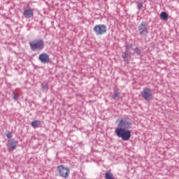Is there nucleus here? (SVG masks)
<instances>
[{"mask_svg":"<svg viewBox=\"0 0 179 179\" xmlns=\"http://www.w3.org/2000/svg\"><path fill=\"white\" fill-rule=\"evenodd\" d=\"M116 122H118V120H117Z\"/></svg>","mask_w":179,"mask_h":179,"instance_id":"obj_22","label":"nucleus"},{"mask_svg":"<svg viewBox=\"0 0 179 179\" xmlns=\"http://www.w3.org/2000/svg\"><path fill=\"white\" fill-rule=\"evenodd\" d=\"M141 96L145 101L153 100V94L152 93V90H150V88H143L141 92Z\"/></svg>","mask_w":179,"mask_h":179,"instance_id":"obj_7","label":"nucleus"},{"mask_svg":"<svg viewBox=\"0 0 179 179\" xmlns=\"http://www.w3.org/2000/svg\"><path fill=\"white\" fill-rule=\"evenodd\" d=\"M17 146V141H16L15 139H10L8 141L7 149L9 152H13V150H16Z\"/></svg>","mask_w":179,"mask_h":179,"instance_id":"obj_8","label":"nucleus"},{"mask_svg":"<svg viewBox=\"0 0 179 179\" xmlns=\"http://www.w3.org/2000/svg\"><path fill=\"white\" fill-rule=\"evenodd\" d=\"M134 52L136 54V55H141L142 54V52L141 51V49L139 48H136L133 49Z\"/></svg>","mask_w":179,"mask_h":179,"instance_id":"obj_15","label":"nucleus"},{"mask_svg":"<svg viewBox=\"0 0 179 179\" xmlns=\"http://www.w3.org/2000/svg\"><path fill=\"white\" fill-rule=\"evenodd\" d=\"M93 31L96 36H103V34H106V33H107V26L105 24L96 25L94 27Z\"/></svg>","mask_w":179,"mask_h":179,"instance_id":"obj_6","label":"nucleus"},{"mask_svg":"<svg viewBox=\"0 0 179 179\" xmlns=\"http://www.w3.org/2000/svg\"><path fill=\"white\" fill-rule=\"evenodd\" d=\"M23 16H24L25 19H30L34 16V9L33 8H28L24 10L22 13Z\"/></svg>","mask_w":179,"mask_h":179,"instance_id":"obj_9","label":"nucleus"},{"mask_svg":"<svg viewBox=\"0 0 179 179\" xmlns=\"http://www.w3.org/2000/svg\"><path fill=\"white\" fill-rule=\"evenodd\" d=\"M142 8H143V3H138L137 5V9L138 10H141V9H142Z\"/></svg>","mask_w":179,"mask_h":179,"instance_id":"obj_19","label":"nucleus"},{"mask_svg":"<svg viewBox=\"0 0 179 179\" xmlns=\"http://www.w3.org/2000/svg\"><path fill=\"white\" fill-rule=\"evenodd\" d=\"M115 134L118 138H121L122 141H129L131 139V130L122 128H116Z\"/></svg>","mask_w":179,"mask_h":179,"instance_id":"obj_1","label":"nucleus"},{"mask_svg":"<svg viewBox=\"0 0 179 179\" xmlns=\"http://www.w3.org/2000/svg\"><path fill=\"white\" fill-rule=\"evenodd\" d=\"M57 171L60 177L63 178H69V174H71V169L64 165H59L57 166Z\"/></svg>","mask_w":179,"mask_h":179,"instance_id":"obj_4","label":"nucleus"},{"mask_svg":"<svg viewBox=\"0 0 179 179\" xmlns=\"http://www.w3.org/2000/svg\"><path fill=\"white\" fill-rule=\"evenodd\" d=\"M41 87L43 89V90H45V92H47V90H48V85L45 84H42L41 85Z\"/></svg>","mask_w":179,"mask_h":179,"instance_id":"obj_17","label":"nucleus"},{"mask_svg":"<svg viewBox=\"0 0 179 179\" xmlns=\"http://www.w3.org/2000/svg\"><path fill=\"white\" fill-rule=\"evenodd\" d=\"M133 47V45L132 44H129V45H125V48H126V50L127 51H128V50H131Z\"/></svg>","mask_w":179,"mask_h":179,"instance_id":"obj_20","label":"nucleus"},{"mask_svg":"<svg viewBox=\"0 0 179 179\" xmlns=\"http://www.w3.org/2000/svg\"><path fill=\"white\" fill-rule=\"evenodd\" d=\"M160 19L165 21L169 20V14L164 11L162 12L160 14Z\"/></svg>","mask_w":179,"mask_h":179,"instance_id":"obj_12","label":"nucleus"},{"mask_svg":"<svg viewBox=\"0 0 179 179\" xmlns=\"http://www.w3.org/2000/svg\"><path fill=\"white\" fill-rule=\"evenodd\" d=\"M122 58H124V59H127V58H128V57H129V52H128V51L124 52L122 55Z\"/></svg>","mask_w":179,"mask_h":179,"instance_id":"obj_16","label":"nucleus"},{"mask_svg":"<svg viewBox=\"0 0 179 179\" xmlns=\"http://www.w3.org/2000/svg\"><path fill=\"white\" fill-rule=\"evenodd\" d=\"M31 125L32 128H40L41 127V121L40 120H34L31 122Z\"/></svg>","mask_w":179,"mask_h":179,"instance_id":"obj_11","label":"nucleus"},{"mask_svg":"<svg viewBox=\"0 0 179 179\" xmlns=\"http://www.w3.org/2000/svg\"><path fill=\"white\" fill-rule=\"evenodd\" d=\"M138 30L140 36H148L149 33V25L148 22L142 21L138 27Z\"/></svg>","mask_w":179,"mask_h":179,"instance_id":"obj_5","label":"nucleus"},{"mask_svg":"<svg viewBox=\"0 0 179 179\" xmlns=\"http://www.w3.org/2000/svg\"><path fill=\"white\" fill-rule=\"evenodd\" d=\"M38 59L42 64H48L50 62V55L47 53H42L39 55Z\"/></svg>","mask_w":179,"mask_h":179,"instance_id":"obj_10","label":"nucleus"},{"mask_svg":"<svg viewBox=\"0 0 179 179\" xmlns=\"http://www.w3.org/2000/svg\"><path fill=\"white\" fill-rule=\"evenodd\" d=\"M31 51H41L44 50V41L43 39H34L29 43Z\"/></svg>","mask_w":179,"mask_h":179,"instance_id":"obj_2","label":"nucleus"},{"mask_svg":"<svg viewBox=\"0 0 179 179\" xmlns=\"http://www.w3.org/2000/svg\"><path fill=\"white\" fill-rule=\"evenodd\" d=\"M6 136L8 139H10L13 136L12 135V133L10 131H7V134H6Z\"/></svg>","mask_w":179,"mask_h":179,"instance_id":"obj_18","label":"nucleus"},{"mask_svg":"<svg viewBox=\"0 0 179 179\" xmlns=\"http://www.w3.org/2000/svg\"><path fill=\"white\" fill-rule=\"evenodd\" d=\"M105 178L106 179H115L114 176H113V173L111 172H106L105 175Z\"/></svg>","mask_w":179,"mask_h":179,"instance_id":"obj_14","label":"nucleus"},{"mask_svg":"<svg viewBox=\"0 0 179 179\" xmlns=\"http://www.w3.org/2000/svg\"><path fill=\"white\" fill-rule=\"evenodd\" d=\"M121 95V94H120V92L115 91L113 93V99L114 100L118 101L120 100V96Z\"/></svg>","mask_w":179,"mask_h":179,"instance_id":"obj_13","label":"nucleus"},{"mask_svg":"<svg viewBox=\"0 0 179 179\" xmlns=\"http://www.w3.org/2000/svg\"><path fill=\"white\" fill-rule=\"evenodd\" d=\"M117 128H122L123 129H131L132 128V121L129 117L122 118L117 123Z\"/></svg>","mask_w":179,"mask_h":179,"instance_id":"obj_3","label":"nucleus"},{"mask_svg":"<svg viewBox=\"0 0 179 179\" xmlns=\"http://www.w3.org/2000/svg\"><path fill=\"white\" fill-rule=\"evenodd\" d=\"M13 100H15L16 101V100L19 99V94H14L13 97Z\"/></svg>","mask_w":179,"mask_h":179,"instance_id":"obj_21","label":"nucleus"}]
</instances>
